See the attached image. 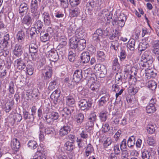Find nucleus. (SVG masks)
I'll return each mask as SVG.
<instances>
[{"mask_svg":"<svg viewBox=\"0 0 159 159\" xmlns=\"http://www.w3.org/2000/svg\"><path fill=\"white\" fill-rule=\"evenodd\" d=\"M153 61L151 51L148 50L145 51L142 54L139 65L143 67H149L152 66Z\"/></svg>","mask_w":159,"mask_h":159,"instance_id":"1","label":"nucleus"},{"mask_svg":"<svg viewBox=\"0 0 159 159\" xmlns=\"http://www.w3.org/2000/svg\"><path fill=\"white\" fill-rule=\"evenodd\" d=\"M86 45V41L84 39L76 40L75 37H72L70 39V46L71 48H77L81 51L85 48Z\"/></svg>","mask_w":159,"mask_h":159,"instance_id":"2","label":"nucleus"},{"mask_svg":"<svg viewBox=\"0 0 159 159\" xmlns=\"http://www.w3.org/2000/svg\"><path fill=\"white\" fill-rule=\"evenodd\" d=\"M59 116L58 112L52 111L51 113L47 114L44 117V120L48 124L52 123L54 120H57Z\"/></svg>","mask_w":159,"mask_h":159,"instance_id":"3","label":"nucleus"},{"mask_svg":"<svg viewBox=\"0 0 159 159\" xmlns=\"http://www.w3.org/2000/svg\"><path fill=\"white\" fill-rule=\"evenodd\" d=\"M92 104L91 101L84 99L80 101L78 105L81 110L86 111L91 107Z\"/></svg>","mask_w":159,"mask_h":159,"instance_id":"4","label":"nucleus"},{"mask_svg":"<svg viewBox=\"0 0 159 159\" xmlns=\"http://www.w3.org/2000/svg\"><path fill=\"white\" fill-rule=\"evenodd\" d=\"M48 56L50 60L53 61H57L60 57L57 51L52 49L48 52Z\"/></svg>","mask_w":159,"mask_h":159,"instance_id":"5","label":"nucleus"},{"mask_svg":"<svg viewBox=\"0 0 159 159\" xmlns=\"http://www.w3.org/2000/svg\"><path fill=\"white\" fill-rule=\"evenodd\" d=\"M103 35L102 30L101 29H98L93 35V39L96 42H99Z\"/></svg>","mask_w":159,"mask_h":159,"instance_id":"6","label":"nucleus"},{"mask_svg":"<svg viewBox=\"0 0 159 159\" xmlns=\"http://www.w3.org/2000/svg\"><path fill=\"white\" fill-rule=\"evenodd\" d=\"M11 148L14 151L15 153L19 151L20 147V143L17 139H13L11 141Z\"/></svg>","mask_w":159,"mask_h":159,"instance_id":"7","label":"nucleus"},{"mask_svg":"<svg viewBox=\"0 0 159 159\" xmlns=\"http://www.w3.org/2000/svg\"><path fill=\"white\" fill-rule=\"evenodd\" d=\"M70 124H67L62 127L59 130V134L61 136H63L67 134L71 131V128L69 125Z\"/></svg>","mask_w":159,"mask_h":159,"instance_id":"8","label":"nucleus"},{"mask_svg":"<svg viewBox=\"0 0 159 159\" xmlns=\"http://www.w3.org/2000/svg\"><path fill=\"white\" fill-rule=\"evenodd\" d=\"M128 67H130L129 65H128ZM138 69L137 68L134 67H132L131 68L130 67H128V69L126 68L125 69L124 71L125 72V73L124 75V77H125V75H133L135 76L137 75Z\"/></svg>","mask_w":159,"mask_h":159,"instance_id":"9","label":"nucleus"},{"mask_svg":"<svg viewBox=\"0 0 159 159\" xmlns=\"http://www.w3.org/2000/svg\"><path fill=\"white\" fill-rule=\"evenodd\" d=\"M15 63L16 65L17 68L19 70H22L26 67L25 60L21 58L16 59L15 61Z\"/></svg>","mask_w":159,"mask_h":159,"instance_id":"10","label":"nucleus"},{"mask_svg":"<svg viewBox=\"0 0 159 159\" xmlns=\"http://www.w3.org/2000/svg\"><path fill=\"white\" fill-rule=\"evenodd\" d=\"M80 60L81 62L84 63H87L90 60V56L89 52L87 51L83 52L80 55Z\"/></svg>","mask_w":159,"mask_h":159,"instance_id":"11","label":"nucleus"},{"mask_svg":"<svg viewBox=\"0 0 159 159\" xmlns=\"http://www.w3.org/2000/svg\"><path fill=\"white\" fill-rule=\"evenodd\" d=\"M23 116L25 120L29 122H33L34 120L33 113L30 114L28 112L24 111L23 113Z\"/></svg>","mask_w":159,"mask_h":159,"instance_id":"12","label":"nucleus"},{"mask_svg":"<svg viewBox=\"0 0 159 159\" xmlns=\"http://www.w3.org/2000/svg\"><path fill=\"white\" fill-rule=\"evenodd\" d=\"M82 71L81 70H77L74 72L73 75L74 80L75 82H79L82 78Z\"/></svg>","mask_w":159,"mask_h":159,"instance_id":"13","label":"nucleus"},{"mask_svg":"<svg viewBox=\"0 0 159 159\" xmlns=\"http://www.w3.org/2000/svg\"><path fill=\"white\" fill-rule=\"evenodd\" d=\"M66 105L71 107H75V100L72 96H69L66 97Z\"/></svg>","mask_w":159,"mask_h":159,"instance_id":"14","label":"nucleus"},{"mask_svg":"<svg viewBox=\"0 0 159 159\" xmlns=\"http://www.w3.org/2000/svg\"><path fill=\"white\" fill-rule=\"evenodd\" d=\"M98 1L95 2L91 0V1L89 2L86 4V9L89 11H92L93 8H96V7H98L99 4L98 3Z\"/></svg>","mask_w":159,"mask_h":159,"instance_id":"15","label":"nucleus"},{"mask_svg":"<svg viewBox=\"0 0 159 159\" xmlns=\"http://www.w3.org/2000/svg\"><path fill=\"white\" fill-rule=\"evenodd\" d=\"M60 95V92L57 89H56L51 94L50 97V98L53 101L55 104H57L58 99Z\"/></svg>","mask_w":159,"mask_h":159,"instance_id":"16","label":"nucleus"},{"mask_svg":"<svg viewBox=\"0 0 159 159\" xmlns=\"http://www.w3.org/2000/svg\"><path fill=\"white\" fill-rule=\"evenodd\" d=\"M32 19V17L29 14H28L25 16L22 19L21 21L22 23V24L29 26L31 24Z\"/></svg>","mask_w":159,"mask_h":159,"instance_id":"17","label":"nucleus"},{"mask_svg":"<svg viewBox=\"0 0 159 159\" xmlns=\"http://www.w3.org/2000/svg\"><path fill=\"white\" fill-rule=\"evenodd\" d=\"M28 4L25 3H22L20 4L19 7V13L21 15L23 16L24 15L23 13L24 12L26 13L28 11Z\"/></svg>","mask_w":159,"mask_h":159,"instance_id":"18","label":"nucleus"},{"mask_svg":"<svg viewBox=\"0 0 159 159\" xmlns=\"http://www.w3.org/2000/svg\"><path fill=\"white\" fill-rule=\"evenodd\" d=\"M42 15L44 24L46 25L49 26L51 24V20L49 14L47 12H44L43 13Z\"/></svg>","mask_w":159,"mask_h":159,"instance_id":"19","label":"nucleus"},{"mask_svg":"<svg viewBox=\"0 0 159 159\" xmlns=\"http://www.w3.org/2000/svg\"><path fill=\"white\" fill-rule=\"evenodd\" d=\"M38 9V8H30V12L33 20L34 19H37L39 18V14Z\"/></svg>","mask_w":159,"mask_h":159,"instance_id":"20","label":"nucleus"},{"mask_svg":"<svg viewBox=\"0 0 159 159\" xmlns=\"http://www.w3.org/2000/svg\"><path fill=\"white\" fill-rule=\"evenodd\" d=\"M23 52L22 46L18 44H17L14 50V54L17 57L20 56Z\"/></svg>","mask_w":159,"mask_h":159,"instance_id":"21","label":"nucleus"},{"mask_svg":"<svg viewBox=\"0 0 159 159\" xmlns=\"http://www.w3.org/2000/svg\"><path fill=\"white\" fill-rule=\"evenodd\" d=\"M43 149L41 147L39 146L36 152V155L39 159H46V155L43 154Z\"/></svg>","mask_w":159,"mask_h":159,"instance_id":"22","label":"nucleus"},{"mask_svg":"<svg viewBox=\"0 0 159 159\" xmlns=\"http://www.w3.org/2000/svg\"><path fill=\"white\" fill-rule=\"evenodd\" d=\"M25 32L22 30L18 31L17 35V39L20 42H22L25 40Z\"/></svg>","mask_w":159,"mask_h":159,"instance_id":"23","label":"nucleus"},{"mask_svg":"<svg viewBox=\"0 0 159 159\" xmlns=\"http://www.w3.org/2000/svg\"><path fill=\"white\" fill-rule=\"evenodd\" d=\"M125 23V22L118 19L116 20L115 19H114L112 22V24L114 27L118 28L120 27L121 28L124 26Z\"/></svg>","mask_w":159,"mask_h":159,"instance_id":"24","label":"nucleus"},{"mask_svg":"<svg viewBox=\"0 0 159 159\" xmlns=\"http://www.w3.org/2000/svg\"><path fill=\"white\" fill-rule=\"evenodd\" d=\"M135 40L134 39H131L129 41L127 47L130 50L134 51L135 49Z\"/></svg>","mask_w":159,"mask_h":159,"instance_id":"25","label":"nucleus"},{"mask_svg":"<svg viewBox=\"0 0 159 159\" xmlns=\"http://www.w3.org/2000/svg\"><path fill=\"white\" fill-rule=\"evenodd\" d=\"M50 36L48 33H45L41 32L40 34V39L41 41L45 42L49 40Z\"/></svg>","mask_w":159,"mask_h":159,"instance_id":"26","label":"nucleus"},{"mask_svg":"<svg viewBox=\"0 0 159 159\" xmlns=\"http://www.w3.org/2000/svg\"><path fill=\"white\" fill-rule=\"evenodd\" d=\"M84 116L82 113L76 115L75 117V120L79 125H80L83 122Z\"/></svg>","mask_w":159,"mask_h":159,"instance_id":"27","label":"nucleus"},{"mask_svg":"<svg viewBox=\"0 0 159 159\" xmlns=\"http://www.w3.org/2000/svg\"><path fill=\"white\" fill-rule=\"evenodd\" d=\"M152 52L156 55H159V41H155L153 45Z\"/></svg>","mask_w":159,"mask_h":159,"instance_id":"28","label":"nucleus"},{"mask_svg":"<svg viewBox=\"0 0 159 159\" xmlns=\"http://www.w3.org/2000/svg\"><path fill=\"white\" fill-rule=\"evenodd\" d=\"M149 44L146 41L139 43L138 46V50L142 52L149 47Z\"/></svg>","mask_w":159,"mask_h":159,"instance_id":"29","label":"nucleus"},{"mask_svg":"<svg viewBox=\"0 0 159 159\" xmlns=\"http://www.w3.org/2000/svg\"><path fill=\"white\" fill-rule=\"evenodd\" d=\"M156 75V73L154 72L153 70L149 69L146 71L145 76L147 79H149L151 78H154Z\"/></svg>","mask_w":159,"mask_h":159,"instance_id":"30","label":"nucleus"},{"mask_svg":"<svg viewBox=\"0 0 159 159\" xmlns=\"http://www.w3.org/2000/svg\"><path fill=\"white\" fill-rule=\"evenodd\" d=\"M84 32L81 28H79L76 29L75 31V36L72 37H75L76 40L80 39L84 36Z\"/></svg>","mask_w":159,"mask_h":159,"instance_id":"31","label":"nucleus"},{"mask_svg":"<svg viewBox=\"0 0 159 159\" xmlns=\"http://www.w3.org/2000/svg\"><path fill=\"white\" fill-rule=\"evenodd\" d=\"M13 105V102L9 100L7 101L5 104L4 109L6 112H9L11 110Z\"/></svg>","mask_w":159,"mask_h":159,"instance_id":"32","label":"nucleus"},{"mask_svg":"<svg viewBox=\"0 0 159 159\" xmlns=\"http://www.w3.org/2000/svg\"><path fill=\"white\" fill-rule=\"evenodd\" d=\"M45 70L46 71L45 72V75L44 76V78L46 79H49L52 76V68L49 66H47L45 67Z\"/></svg>","mask_w":159,"mask_h":159,"instance_id":"33","label":"nucleus"},{"mask_svg":"<svg viewBox=\"0 0 159 159\" xmlns=\"http://www.w3.org/2000/svg\"><path fill=\"white\" fill-rule=\"evenodd\" d=\"M150 152L148 150H144L142 152V158L143 159H149Z\"/></svg>","mask_w":159,"mask_h":159,"instance_id":"34","label":"nucleus"},{"mask_svg":"<svg viewBox=\"0 0 159 159\" xmlns=\"http://www.w3.org/2000/svg\"><path fill=\"white\" fill-rule=\"evenodd\" d=\"M28 146L29 147L34 149L37 147L38 144L34 140H31L29 141L28 143Z\"/></svg>","mask_w":159,"mask_h":159,"instance_id":"35","label":"nucleus"},{"mask_svg":"<svg viewBox=\"0 0 159 159\" xmlns=\"http://www.w3.org/2000/svg\"><path fill=\"white\" fill-rule=\"evenodd\" d=\"M80 13V10L78 8H75L70 12V15L73 17H77Z\"/></svg>","mask_w":159,"mask_h":159,"instance_id":"36","label":"nucleus"},{"mask_svg":"<svg viewBox=\"0 0 159 159\" xmlns=\"http://www.w3.org/2000/svg\"><path fill=\"white\" fill-rule=\"evenodd\" d=\"M64 146L65 149L68 151H72L74 148L73 144L69 142H67L65 143Z\"/></svg>","mask_w":159,"mask_h":159,"instance_id":"37","label":"nucleus"},{"mask_svg":"<svg viewBox=\"0 0 159 159\" xmlns=\"http://www.w3.org/2000/svg\"><path fill=\"white\" fill-rule=\"evenodd\" d=\"M108 100L107 96L105 95L102 97L98 101V105L101 107L103 106Z\"/></svg>","mask_w":159,"mask_h":159,"instance_id":"38","label":"nucleus"},{"mask_svg":"<svg viewBox=\"0 0 159 159\" xmlns=\"http://www.w3.org/2000/svg\"><path fill=\"white\" fill-rule=\"evenodd\" d=\"M157 84L156 82L153 80L148 81V87L152 90H155L156 89Z\"/></svg>","mask_w":159,"mask_h":159,"instance_id":"39","label":"nucleus"},{"mask_svg":"<svg viewBox=\"0 0 159 159\" xmlns=\"http://www.w3.org/2000/svg\"><path fill=\"white\" fill-rule=\"evenodd\" d=\"M100 73V77L101 78L104 77L107 73V70L105 66L103 65L101 68V70H100L99 72Z\"/></svg>","mask_w":159,"mask_h":159,"instance_id":"40","label":"nucleus"},{"mask_svg":"<svg viewBox=\"0 0 159 159\" xmlns=\"http://www.w3.org/2000/svg\"><path fill=\"white\" fill-rule=\"evenodd\" d=\"M93 151V148L90 143H89L87 146L85 152V155L87 157H88L89 154L91 153Z\"/></svg>","mask_w":159,"mask_h":159,"instance_id":"41","label":"nucleus"},{"mask_svg":"<svg viewBox=\"0 0 159 159\" xmlns=\"http://www.w3.org/2000/svg\"><path fill=\"white\" fill-rule=\"evenodd\" d=\"M57 82L55 80H53L49 84V86L48 87V89L52 91L53 90L56 89L57 88Z\"/></svg>","mask_w":159,"mask_h":159,"instance_id":"42","label":"nucleus"},{"mask_svg":"<svg viewBox=\"0 0 159 159\" xmlns=\"http://www.w3.org/2000/svg\"><path fill=\"white\" fill-rule=\"evenodd\" d=\"M156 111L155 106L149 105L146 107L147 112L148 113H152Z\"/></svg>","mask_w":159,"mask_h":159,"instance_id":"43","label":"nucleus"},{"mask_svg":"<svg viewBox=\"0 0 159 159\" xmlns=\"http://www.w3.org/2000/svg\"><path fill=\"white\" fill-rule=\"evenodd\" d=\"M102 14L103 15V16H104L105 15L106 16L107 15V16H106L107 19L108 20H109L110 19H111L112 17V14L110 12L109 13V12L108 10H103L102 11Z\"/></svg>","mask_w":159,"mask_h":159,"instance_id":"44","label":"nucleus"},{"mask_svg":"<svg viewBox=\"0 0 159 159\" xmlns=\"http://www.w3.org/2000/svg\"><path fill=\"white\" fill-rule=\"evenodd\" d=\"M134 138L133 136L129 138L127 141V145L129 147H132L134 145Z\"/></svg>","mask_w":159,"mask_h":159,"instance_id":"45","label":"nucleus"},{"mask_svg":"<svg viewBox=\"0 0 159 159\" xmlns=\"http://www.w3.org/2000/svg\"><path fill=\"white\" fill-rule=\"evenodd\" d=\"M9 34H7L4 36L3 42L2 45L4 48L7 47L8 43V41L9 40Z\"/></svg>","mask_w":159,"mask_h":159,"instance_id":"46","label":"nucleus"},{"mask_svg":"<svg viewBox=\"0 0 159 159\" xmlns=\"http://www.w3.org/2000/svg\"><path fill=\"white\" fill-rule=\"evenodd\" d=\"M26 73L29 75H31L33 73L34 68L32 65L28 64L26 67Z\"/></svg>","mask_w":159,"mask_h":159,"instance_id":"47","label":"nucleus"},{"mask_svg":"<svg viewBox=\"0 0 159 159\" xmlns=\"http://www.w3.org/2000/svg\"><path fill=\"white\" fill-rule=\"evenodd\" d=\"M119 44L118 41L116 40L112 41L111 43L110 48L111 49L116 50L118 48Z\"/></svg>","mask_w":159,"mask_h":159,"instance_id":"48","label":"nucleus"},{"mask_svg":"<svg viewBox=\"0 0 159 159\" xmlns=\"http://www.w3.org/2000/svg\"><path fill=\"white\" fill-rule=\"evenodd\" d=\"M120 66L119 64L118 61V59L117 58H115L112 62L113 69L116 70L117 69H119Z\"/></svg>","mask_w":159,"mask_h":159,"instance_id":"49","label":"nucleus"},{"mask_svg":"<svg viewBox=\"0 0 159 159\" xmlns=\"http://www.w3.org/2000/svg\"><path fill=\"white\" fill-rule=\"evenodd\" d=\"M99 117L101 121L103 122L105 121L107 119V114L103 111L100 113Z\"/></svg>","mask_w":159,"mask_h":159,"instance_id":"50","label":"nucleus"},{"mask_svg":"<svg viewBox=\"0 0 159 159\" xmlns=\"http://www.w3.org/2000/svg\"><path fill=\"white\" fill-rule=\"evenodd\" d=\"M147 130L149 134H153L155 131V129L154 126L151 125H148L147 126Z\"/></svg>","mask_w":159,"mask_h":159,"instance_id":"51","label":"nucleus"},{"mask_svg":"<svg viewBox=\"0 0 159 159\" xmlns=\"http://www.w3.org/2000/svg\"><path fill=\"white\" fill-rule=\"evenodd\" d=\"M122 76L120 75L117 74L115 77L116 83L118 84H121L122 83Z\"/></svg>","mask_w":159,"mask_h":159,"instance_id":"52","label":"nucleus"},{"mask_svg":"<svg viewBox=\"0 0 159 159\" xmlns=\"http://www.w3.org/2000/svg\"><path fill=\"white\" fill-rule=\"evenodd\" d=\"M111 144H112V145L113 144L111 139L110 137L107 138L104 141L103 143L104 146L105 147H107Z\"/></svg>","mask_w":159,"mask_h":159,"instance_id":"53","label":"nucleus"},{"mask_svg":"<svg viewBox=\"0 0 159 159\" xmlns=\"http://www.w3.org/2000/svg\"><path fill=\"white\" fill-rule=\"evenodd\" d=\"M99 86L98 84L94 83L91 85L90 88L92 90L97 93L99 91Z\"/></svg>","mask_w":159,"mask_h":159,"instance_id":"54","label":"nucleus"},{"mask_svg":"<svg viewBox=\"0 0 159 159\" xmlns=\"http://www.w3.org/2000/svg\"><path fill=\"white\" fill-rule=\"evenodd\" d=\"M129 158V156L128 151L125 150H122L121 154V159H126Z\"/></svg>","mask_w":159,"mask_h":159,"instance_id":"55","label":"nucleus"},{"mask_svg":"<svg viewBox=\"0 0 159 159\" xmlns=\"http://www.w3.org/2000/svg\"><path fill=\"white\" fill-rule=\"evenodd\" d=\"M31 48L32 53H36L38 51V46L35 44H31L29 46V48Z\"/></svg>","mask_w":159,"mask_h":159,"instance_id":"56","label":"nucleus"},{"mask_svg":"<svg viewBox=\"0 0 159 159\" xmlns=\"http://www.w3.org/2000/svg\"><path fill=\"white\" fill-rule=\"evenodd\" d=\"M129 77V83H130L132 84H135L136 82L137 81V79L133 75H127Z\"/></svg>","mask_w":159,"mask_h":159,"instance_id":"57","label":"nucleus"},{"mask_svg":"<svg viewBox=\"0 0 159 159\" xmlns=\"http://www.w3.org/2000/svg\"><path fill=\"white\" fill-rule=\"evenodd\" d=\"M54 129L51 127H47L45 129L44 133L46 134H53Z\"/></svg>","mask_w":159,"mask_h":159,"instance_id":"58","label":"nucleus"},{"mask_svg":"<svg viewBox=\"0 0 159 159\" xmlns=\"http://www.w3.org/2000/svg\"><path fill=\"white\" fill-rule=\"evenodd\" d=\"M97 55L98 57V59L100 60V58H101L102 61H104L105 59V54L104 52L101 51H98L97 52Z\"/></svg>","mask_w":159,"mask_h":159,"instance_id":"59","label":"nucleus"},{"mask_svg":"<svg viewBox=\"0 0 159 159\" xmlns=\"http://www.w3.org/2000/svg\"><path fill=\"white\" fill-rule=\"evenodd\" d=\"M67 39L64 36H61L59 39V41L60 42V44L63 46H65L67 44Z\"/></svg>","mask_w":159,"mask_h":159,"instance_id":"60","label":"nucleus"},{"mask_svg":"<svg viewBox=\"0 0 159 159\" xmlns=\"http://www.w3.org/2000/svg\"><path fill=\"white\" fill-rule=\"evenodd\" d=\"M81 2V0H69L70 5L72 7H75L78 5Z\"/></svg>","mask_w":159,"mask_h":159,"instance_id":"61","label":"nucleus"},{"mask_svg":"<svg viewBox=\"0 0 159 159\" xmlns=\"http://www.w3.org/2000/svg\"><path fill=\"white\" fill-rule=\"evenodd\" d=\"M88 132L86 130H83L80 134L81 137L84 139H86L88 137Z\"/></svg>","mask_w":159,"mask_h":159,"instance_id":"62","label":"nucleus"},{"mask_svg":"<svg viewBox=\"0 0 159 159\" xmlns=\"http://www.w3.org/2000/svg\"><path fill=\"white\" fill-rule=\"evenodd\" d=\"M36 33L38 34L37 31V29L34 27H32L30 32V35L31 38H33L34 35H36Z\"/></svg>","mask_w":159,"mask_h":159,"instance_id":"63","label":"nucleus"},{"mask_svg":"<svg viewBox=\"0 0 159 159\" xmlns=\"http://www.w3.org/2000/svg\"><path fill=\"white\" fill-rule=\"evenodd\" d=\"M152 12L153 15L156 18L159 17V8L156 7Z\"/></svg>","mask_w":159,"mask_h":159,"instance_id":"64","label":"nucleus"}]
</instances>
